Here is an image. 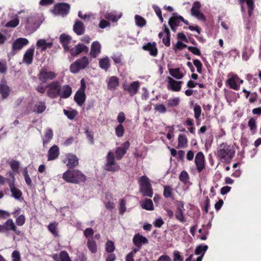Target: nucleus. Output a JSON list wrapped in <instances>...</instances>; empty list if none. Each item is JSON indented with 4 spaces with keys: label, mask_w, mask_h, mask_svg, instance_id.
Masks as SVG:
<instances>
[{
    "label": "nucleus",
    "mask_w": 261,
    "mask_h": 261,
    "mask_svg": "<svg viewBox=\"0 0 261 261\" xmlns=\"http://www.w3.org/2000/svg\"><path fill=\"white\" fill-rule=\"evenodd\" d=\"M236 153L233 146L226 143H222L218 148L217 155L222 163L229 164Z\"/></svg>",
    "instance_id": "f257e3e1"
},
{
    "label": "nucleus",
    "mask_w": 261,
    "mask_h": 261,
    "mask_svg": "<svg viewBox=\"0 0 261 261\" xmlns=\"http://www.w3.org/2000/svg\"><path fill=\"white\" fill-rule=\"evenodd\" d=\"M62 178L67 182L74 184L84 183L87 180L86 176L78 169H68L62 176Z\"/></svg>",
    "instance_id": "f03ea898"
},
{
    "label": "nucleus",
    "mask_w": 261,
    "mask_h": 261,
    "mask_svg": "<svg viewBox=\"0 0 261 261\" xmlns=\"http://www.w3.org/2000/svg\"><path fill=\"white\" fill-rule=\"evenodd\" d=\"M140 192L143 196L152 197L153 192L149 179L145 175L142 176L139 180Z\"/></svg>",
    "instance_id": "7ed1b4c3"
},
{
    "label": "nucleus",
    "mask_w": 261,
    "mask_h": 261,
    "mask_svg": "<svg viewBox=\"0 0 261 261\" xmlns=\"http://www.w3.org/2000/svg\"><path fill=\"white\" fill-rule=\"evenodd\" d=\"M48 90L46 95L51 98L55 99L59 97L61 90V84L58 81L51 82L46 85Z\"/></svg>",
    "instance_id": "20e7f679"
},
{
    "label": "nucleus",
    "mask_w": 261,
    "mask_h": 261,
    "mask_svg": "<svg viewBox=\"0 0 261 261\" xmlns=\"http://www.w3.org/2000/svg\"><path fill=\"white\" fill-rule=\"evenodd\" d=\"M90 61L86 56L76 60L70 66V71L73 73H77L80 70L84 69L89 64Z\"/></svg>",
    "instance_id": "39448f33"
},
{
    "label": "nucleus",
    "mask_w": 261,
    "mask_h": 261,
    "mask_svg": "<svg viewBox=\"0 0 261 261\" xmlns=\"http://www.w3.org/2000/svg\"><path fill=\"white\" fill-rule=\"evenodd\" d=\"M10 231H12L17 236H20L21 233L11 218L8 219L3 224H0V233H9Z\"/></svg>",
    "instance_id": "423d86ee"
},
{
    "label": "nucleus",
    "mask_w": 261,
    "mask_h": 261,
    "mask_svg": "<svg viewBox=\"0 0 261 261\" xmlns=\"http://www.w3.org/2000/svg\"><path fill=\"white\" fill-rule=\"evenodd\" d=\"M119 166L115 161L114 153L111 151H109L106 156V163L105 165L106 170L115 172L119 169Z\"/></svg>",
    "instance_id": "0eeeda50"
},
{
    "label": "nucleus",
    "mask_w": 261,
    "mask_h": 261,
    "mask_svg": "<svg viewBox=\"0 0 261 261\" xmlns=\"http://www.w3.org/2000/svg\"><path fill=\"white\" fill-rule=\"evenodd\" d=\"M7 174L12 178V180L9 181V187L10 189L12 196L16 199H19L22 197V193L20 190L15 186V175L11 171H9Z\"/></svg>",
    "instance_id": "6e6552de"
},
{
    "label": "nucleus",
    "mask_w": 261,
    "mask_h": 261,
    "mask_svg": "<svg viewBox=\"0 0 261 261\" xmlns=\"http://www.w3.org/2000/svg\"><path fill=\"white\" fill-rule=\"evenodd\" d=\"M23 23L27 30L34 31L39 27L38 17L31 14L25 18Z\"/></svg>",
    "instance_id": "1a4fd4ad"
},
{
    "label": "nucleus",
    "mask_w": 261,
    "mask_h": 261,
    "mask_svg": "<svg viewBox=\"0 0 261 261\" xmlns=\"http://www.w3.org/2000/svg\"><path fill=\"white\" fill-rule=\"evenodd\" d=\"M57 76V73L48 71L45 68H42L38 74V79L42 83H46L48 81L53 80L56 78Z\"/></svg>",
    "instance_id": "9d476101"
},
{
    "label": "nucleus",
    "mask_w": 261,
    "mask_h": 261,
    "mask_svg": "<svg viewBox=\"0 0 261 261\" xmlns=\"http://www.w3.org/2000/svg\"><path fill=\"white\" fill-rule=\"evenodd\" d=\"M140 83L138 81H134L130 84L125 82L122 84V88L124 91H127L129 94L133 96L136 95L139 89Z\"/></svg>",
    "instance_id": "9b49d317"
},
{
    "label": "nucleus",
    "mask_w": 261,
    "mask_h": 261,
    "mask_svg": "<svg viewBox=\"0 0 261 261\" xmlns=\"http://www.w3.org/2000/svg\"><path fill=\"white\" fill-rule=\"evenodd\" d=\"M70 5L65 3L56 4L54 6L55 13L60 15L62 16L67 15L70 10Z\"/></svg>",
    "instance_id": "f8f14e48"
},
{
    "label": "nucleus",
    "mask_w": 261,
    "mask_h": 261,
    "mask_svg": "<svg viewBox=\"0 0 261 261\" xmlns=\"http://www.w3.org/2000/svg\"><path fill=\"white\" fill-rule=\"evenodd\" d=\"M183 20L184 18L181 16L178 15L176 13H173L168 21V24L171 30L175 32L177 30V27L179 26V23L181 22V20Z\"/></svg>",
    "instance_id": "ddd939ff"
},
{
    "label": "nucleus",
    "mask_w": 261,
    "mask_h": 261,
    "mask_svg": "<svg viewBox=\"0 0 261 261\" xmlns=\"http://www.w3.org/2000/svg\"><path fill=\"white\" fill-rule=\"evenodd\" d=\"M196 169L198 173H201L205 168V157L202 152H198L195 158L194 161Z\"/></svg>",
    "instance_id": "4468645a"
},
{
    "label": "nucleus",
    "mask_w": 261,
    "mask_h": 261,
    "mask_svg": "<svg viewBox=\"0 0 261 261\" xmlns=\"http://www.w3.org/2000/svg\"><path fill=\"white\" fill-rule=\"evenodd\" d=\"M201 4L199 2L196 1L193 4L191 10L192 15L195 16L199 20L205 21V17L203 13L200 12Z\"/></svg>",
    "instance_id": "2eb2a0df"
},
{
    "label": "nucleus",
    "mask_w": 261,
    "mask_h": 261,
    "mask_svg": "<svg viewBox=\"0 0 261 261\" xmlns=\"http://www.w3.org/2000/svg\"><path fill=\"white\" fill-rule=\"evenodd\" d=\"M79 158L74 154L68 153L66 155V158L64 162L66 163V166L68 169H74L79 165Z\"/></svg>",
    "instance_id": "dca6fc26"
},
{
    "label": "nucleus",
    "mask_w": 261,
    "mask_h": 261,
    "mask_svg": "<svg viewBox=\"0 0 261 261\" xmlns=\"http://www.w3.org/2000/svg\"><path fill=\"white\" fill-rule=\"evenodd\" d=\"M89 51V48L82 43H78L74 47L69 48L68 52H69L73 57H76L82 52L87 53Z\"/></svg>",
    "instance_id": "f3484780"
},
{
    "label": "nucleus",
    "mask_w": 261,
    "mask_h": 261,
    "mask_svg": "<svg viewBox=\"0 0 261 261\" xmlns=\"http://www.w3.org/2000/svg\"><path fill=\"white\" fill-rule=\"evenodd\" d=\"M167 88L172 91L178 92L180 91L182 81H177L170 76H168Z\"/></svg>",
    "instance_id": "a211bd4d"
},
{
    "label": "nucleus",
    "mask_w": 261,
    "mask_h": 261,
    "mask_svg": "<svg viewBox=\"0 0 261 261\" xmlns=\"http://www.w3.org/2000/svg\"><path fill=\"white\" fill-rule=\"evenodd\" d=\"M130 146V143L127 141L122 144V147H117L115 150L116 159L120 160L126 153Z\"/></svg>",
    "instance_id": "6ab92c4d"
},
{
    "label": "nucleus",
    "mask_w": 261,
    "mask_h": 261,
    "mask_svg": "<svg viewBox=\"0 0 261 261\" xmlns=\"http://www.w3.org/2000/svg\"><path fill=\"white\" fill-rule=\"evenodd\" d=\"M142 49L145 51H149V55L153 57H155L158 55V49L155 42H148L144 44Z\"/></svg>",
    "instance_id": "aec40b11"
},
{
    "label": "nucleus",
    "mask_w": 261,
    "mask_h": 261,
    "mask_svg": "<svg viewBox=\"0 0 261 261\" xmlns=\"http://www.w3.org/2000/svg\"><path fill=\"white\" fill-rule=\"evenodd\" d=\"M133 242L136 247L141 248L142 245L148 243V240L146 237L138 233L134 236Z\"/></svg>",
    "instance_id": "412c9836"
},
{
    "label": "nucleus",
    "mask_w": 261,
    "mask_h": 261,
    "mask_svg": "<svg viewBox=\"0 0 261 261\" xmlns=\"http://www.w3.org/2000/svg\"><path fill=\"white\" fill-rule=\"evenodd\" d=\"M71 40L72 38L69 35L65 33L61 34L59 37V41L65 52H68L69 50V44L71 43Z\"/></svg>",
    "instance_id": "4be33fe9"
},
{
    "label": "nucleus",
    "mask_w": 261,
    "mask_h": 261,
    "mask_svg": "<svg viewBox=\"0 0 261 261\" xmlns=\"http://www.w3.org/2000/svg\"><path fill=\"white\" fill-rule=\"evenodd\" d=\"M29 44V40L24 38H19L16 39L12 44V49L14 52L16 50H20L23 46Z\"/></svg>",
    "instance_id": "5701e85b"
},
{
    "label": "nucleus",
    "mask_w": 261,
    "mask_h": 261,
    "mask_svg": "<svg viewBox=\"0 0 261 261\" xmlns=\"http://www.w3.org/2000/svg\"><path fill=\"white\" fill-rule=\"evenodd\" d=\"M10 88L7 85V82L3 79L0 83V94L3 99H6L10 94Z\"/></svg>",
    "instance_id": "b1692460"
},
{
    "label": "nucleus",
    "mask_w": 261,
    "mask_h": 261,
    "mask_svg": "<svg viewBox=\"0 0 261 261\" xmlns=\"http://www.w3.org/2000/svg\"><path fill=\"white\" fill-rule=\"evenodd\" d=\"M101 45L97 41L93 42L91 45L90 55L93 58H96L101 51Z\"/></svg>",
    "instance_id": "393cba45"
},
{
    "label": "nucleus",
    "mask_w": 261,
    "mask_h": 261,
    "mask_svg": "<svg viewBox=\"0 0 261 261\" xmlns=\"http://www.w3.org/2000/svg\"><path fill=\"white\" fill-rule=\"evenodd\" d=\"M119 84V79L116 76H112L107 82V88L109 90L114 91L117 89Z\"/></svg>",
    "instance_id": "a878e982"
},
{
    "label": "nucleus",
    "mask_w": 261,
    "mask_h": 261,
    "mask_svg": "<svg viewBox=\"0 0 261 261\" xmlns=\"http://www.w3.org/2000/svg\"><path fill=\"white\" fill-rule=\"evenodd\" d=\"M59 148L57 145H54L50 147L48 151L47 160L52 161L57 159L59 155Z\"/></svg>",
    "instance_id": "bb28decb"
},
{
    "label": "nucleus",
    "mask_w": 261,
    "mask_h": 261,
    "mask_svg": "<svg viewBox=\"0 0 261 261\" xmlns=\"http://www.w3.org/2000/svg\"><path fill=\"white\" fill-rule=\"evenodd\" d=\"M72 92V88L69 85L61 86V90L59 96L61 98L66 99L70 96Z\"/></svg>",
    "instance_id": "cd10ccee"
},
{
    "label": "nucleus",
    "mask_w": 261,
    "mask_h": 261,
    "mask_svg": "<svg viewBox=\"0 0 261 261\" xmlns=\"http://www.w3.org/2000/svg\"><path fill=\"white\" fill-rule=\"evenodd\" d=\"M86 98V96L84 91L77 90L75 94L74 100L79 106H82L84 103Z\"/></svg>",
    "instance_id": "c85d7f7f"
},
{
    "label": "nucleus",
    "mask_w": 261,
    "mask_h": 261,
    "mask_svg": "<svg viewBox=\"0 0 261 261\" xmlns=\"http://www.w3.org/2000/svg\"><path fill=\"white\" fill-rule=\"evenodd\" d=\"M34 47H31L27 49L23 56V62L28 65L32 64L34 57Z\"/></svg>",
    "instance_id": "c756f323"
},
{
    "label": "nucleus",
    "mask_w": 261,
    "mask_h": 261,
    "mask_svg": "<svg viewBox=\"0 0 261 261\" xmlns=\"http://www.w3.org/2000/svg\"><path fill=\"white\" fill-rule=\"evenodd\" d=\"M238 80H239V76L235 74L232 75L231 77L229 78L227 80L226 83L231 89L235 90H238L240 88V85L237 84V81Z\"/></svg>",
    "instance_id": "7c9ffc66"
},
{
    "label": "nucleus",
    "mask_w": 261,
    "mask_h": 261,
    "mask_svg": "<svg viewBox=\"0 0 261 261\" xmlns=\"http://www.w3.org/2000/svg\"><path fill=\"white\" fill-rule=\"evenodd\" d=\"M73 29L75 34L79 36L84 34L85 31L83 23L79 20L75 22Z\"/></svg>",
    "instance_id": "2f4dec72"
},
{
    "label": "nucleus",
    "mask_w": 261,
    "mask_h": 261,
    "mask_svg": "<svg viewBox=\"0 0 261 261\" xmlns=\"http://www.w3.org/2000/svg\"><path fill=\"white\" fill-rule=\"evenodd\" d=\"M163 30L164 33L166 34V37L163 38L162 42L166 46L169 47L170 45L171 34L170 30L165 23L163 25Z\"/></svg>",
    "instance_id": "473e14b6"
},
{
    "label": "nucleus",
    "mask_w": 261,
    "mask_h": 261,
    "mask_svg": "<svg viewBox=\"0 0 261 261\" xmlns=\"http://www.w3.org/2000/svg\"><path fill=\"white\" fill-rule=\"evenodd\" d=\"M9 164L11 167L12 172L15 175V174L19 173V168L20 167V162L15 160H12L9 162Z\"/></svg>",
    "instance_id": "72a5a7b5"
},
{
    "label": "nucleus",
    "mask_w": 261,
    "mask_h": 261,
    "mask_svg": "<svg viewBox=\"0 0 261 261\" xmlns=\"http://www.w3.org/2000/svg\"><path fill=\"white\" fill-rule=\"evenodd\" d=\"M53 137V132L51 129H48L45 133L44 137L43 139V144L44 147H46Z\"/></svg>",
    "instance_id": "f704fd0d"
},
{
    "label": "nucleus",
    "mask_w": 261,
    "mask_h": 261,
    "mask_svg": "<svg viewBox=\"0 0 261 261\" xmlns=\"http://www.w3.org/2000/svg\"><path fill=\"white\" fill-rule=\"evenodd\" d=\"M141 206L143 209L148 211H152L154 210L153 202L150 199L145 198L142 202Z\"/></svg>",
    "instance_id": "c9c22d12"
},
{
    "label": "nucleus",
    "mask_w": 261,
    "mask_h": 261,
    "mask_svg": "<svg viewBox=\"0 0 261 261\" xmlns=\"http://www.w3.org/2000/svg\"><path fill=\"white\" fill-rule=\"evenodd\" d=\"M170 74L176 79H181L184 76L183 73L180 71L179 68L169 69Z\"/></svg>",
    "instance_id": "e433bc0d"
},
{
    "label": "nucleus",
    "mask_w": 261,
    "mask_h": 261,
    "mask_svg": "<svg viewBox=\"0 0 261 261\" xmlns=\"http://www.w3.org/2000/svg\"><path fill=\"white\" fill-rule=\"evenodd\" d=\"M58 223L56 222L50 223L47 226L48 230L53 234V235L57 237L59 236L58 231L57 230Z\"/></svg>",
    "instance_id": "4c0bfd02"
},
{
    "label": "nucleus",
    "mask_w": 261,
    "mask_h": 261,
    "mask_svg": "<svg viewBox=\"0 0 261 261\" xmlns=\"http://www.w3.org/2000/svg\"><path fill=\"white\" fill-rule=\"evenodd\" d=\"M46 108L45 102L40 101L35 105L34 112H36L37 114H41L45 110Z\"/></svg>",
    "instance_id": "58836bf2"
},
{
    "label": "nucleus",
    "mask_w": 261,
    "mask_h": 261,
    "mask_svg": "<svg viewBox=\"0 0 261 261\" xmlns=\"http://www.w3.org/2000/svg\"><path fill=\"white\" fill-rule=\"evenodd\" d=\"M87 247L92 253H96L97 252V245L95 241L93 240V238L88 239Z\"/></svg>",
    "instance_id": "ea45409f"
},
{
    "label": "nucleus",
    "mask_w": 261,
    "mask_h": 261,
    "mask_svg": "<svg viewBox=\"0 0 261 261\" xmlns=\"http://www.w3.org/2000/svg\"><path fill=\"white\" fill-rule=\"evenodd\" d=\"M99 66L101 69L107 71L110 67L109 59L108 57L101 59L99 62Z\"/></svg>",
    "instance_id": "a19ab883"
},
{
    "label": "nucleus",
    "mask_w": 261,
    "mask_h": 261,
    "mask_svg": "<svg viewBox=\"0 0 261 261\" xmlns=\"http://www.w3.org/2000/svg\"><path fill=\"white\" fill-rule=\"evenodd\" d=\"M184 124L189 126V127H188V130L192 134H195V128L194 127V121L193 119L188 118Z\"/></svg>",
    "instance_id": "79ce46f5"
},
{
    "label": "nucleus",
    "mask_w": 261,
    "mask_h": 261,
    "mask_svg": "<svg viewBox=\"0 0 261 261\" xmlns=\"http://www.w3.org/2000/svg\"><path fill=\"white\" fill-rule=\"evenodd\" d=\"M246 2L248 7V15L250 17L252 15L253 10L254 8V3L253 0H240V3H243Z\"/></svg>",
    "instance_id": "37998d69"
},
{
    "label": "nucleus",
    "mask_w": 261,
    "mask_h": 261,
    "mask_svg": "<svg viewBox=\"0 0 261 261\" xmlns=\"http://www.w3.org/2000/svg\"><path fill=\"white\" fill-rule=\"evenodd\" d=\"M208 249V246L206 245H199L198 246L195 250V253L196 255H201L204 256L205 252Z\"/></svg>",
    "instance_id": "c03bdc74"
},
{
    "label": "nucleus",
    "mask_w": 261,
    "mask_h": 261,
    "mask_svg": "<svg viewBox=\"0 0 261 261\" xmlns=\"http://www.w3.org/2000/svg\"><path fill=\"white\" fill-rule=\"evenodd\" d=\"M163 195L166 198H171L173 196V189L169 186H164Z\"/></svg>",
    "instance_id": "a18cd8bd"
},
{
    "label": "nucleus",
    "mask_w": 261,
    "mask_h": 261,
    "mask_svg": "<svg viewBox=\"0 0 261 261\" xmlns=\"http://www.w3.org/2000/svg\"><path fill=\"white\" fill-rule=\"evenodd\" d=\"M135 19L136 23L138 27H143L146 25V21L143 17L139 15H136Z\"/></svg>",
    "instance_id": "49530a36"
},
{
    "label": "nucleus",
    "mask_w": 261,
    "mask_h": 261,
    "mask_svg": "<svg viewBox=\"0 0 261 261\" xmlns=\"http://www.w3.org/2000/svg\"><path fill=\"white\" fill-rule=\"evenodd\" d=\"M188 139L187 137L184 135L180 134L178 137V147H182L187 144Z\"/></svg>",
    "instance_id": "de8ad7c7"
},
{
    "label": "nucleus",
    "mask_w": 261,
    "mask_h": 261,
    "mask_svg": "<svg viewBox=\"0 0 261 261\" xmlns=\"http://www.w3.org/2000/svg\"><path fill=\"white\" fill-rule=\"evenodd\" d=\"M180 102V99L179 97H175L173 98H170L167 100L168 107H175L177 106Z\"/></svg>",
    "instance_id": "09e8293b"
},
{
    "label": "nucleus",
    "mask_w": 261,
    "mask_h": 261,
    "mask_svg": "<svg viewBox=\"0 0 261 261\" xmlns=\"http://www.w3.org/2000/svg\"><path fill=\"white\" fill-rule=\"evenodd\" d=\"M193 110L194 113V117L196 119V122H198V120L200 118L202 111L201 107L197 103H196L194 106Z\"/></svg>",
    "instance_id": "8fccbe9b"
},
{
    "label": "nucleus",
    "mask_w": 261,
    "mask_h": 261,
    "mask_svg": "<svg viewBox=\"0 0 261 261\" xmlns=\"http://www.w3.org/2000/svg\"><path fill=\"white\" fill-rule=\"evenodd\" d=\"M179 179L184 184H187L189 181V176L187 172L182 171L179 174Z\"/></svg>",
    "instance_id": "3c124183"
},
{
    "label": "nucleus",
    "mask_w": 261,
    "mask_h": 261,
    "mask_svg": "<svg viewBox=\"0 0 261 261\" xmlns=\"http://www.w3.org/2000/svg\"><path fill=\"white\" fill-rule=\"evenodd\" d=\"M175 218L180 222H184V221H185V218L184 215L183 211L181 208L179 207H177V209L175 212Z\"/></svg>",
    "instance_id": "603ef678"
},
{
    "label": "nucleus",
    "mask_w": 261,
    "mask_h": 261,
    "mask_svg": "<svg viewBox=\"0 0 261 261\" xmlns=\"http://www.w3.org/2000/svg\"><path fill=\"white\" fill-rule=\"evenodd\" d=\"M64 114L70 120H73L76 116L77 112L76 110H73L68 111L65 109L63 110Z\"/></svg>",
    "instance_id": "864d4df0"
},
{
    "label": "nucleus",
    "mask_w": 261,
    "mask_h": 261,
    "mask_svg": "<svg viewBox=\"0 0 261 261\" xmlns=\"http://www.w3.org/2000/svg\"><path fill=\"white\" fill-rule=\"evenodd\" d=\"M126 210V208L125 200L124 199H120L119 206V214L121 215H123L125 212Z\"/></svg>",
    "instance_id": "5fc2aeb1"
},
{
    "label": "nucleus",
    "mask_w": 261,
    "mask_h": 261,
    "mask_svg": "<svg viewBox=\"0 0 261 261\" xmlns=\"http://www.w3.org/2000/svg\"><path fill=\"white\" fill-rule=\"evenodd\" d=\"M189 46L184 44L180 41H178L177 43L174 46L173 49L174 51L176 52L177 50H181L185 48H187Z\"/></svg>",
    "instance_id": "6e6d98bb"
},
{
    "label": "nucleus",
    "mask_w": 261,
    "mask_h": 261,
    "mask_svg": "<svg viewBox=\"0 0 261 261\" xmlns=\"http://www.w3.org/2000/svg\"><path fill=\"white\" fill-rule=\"evenodd\" d=\"M59 261H71L69 255L66 251H62L59 254Z\"/></svg>",
    "instance_id": "4d7b16f0"
},
{
    "label": "nucleus",
    "mask_w": 261,
    "mask_h": 261,
    "mask_svg": "<svg viewBox=\"0 0 261 261\" xmlns=\"http://www.w3.org/2000/svg\"><path fill=\"white\" fill-rule=\"evenodd\" d=\"M248 125L253 134H254L256 129V119L254 117L251 118L248 121Z\"/></svg>",
    "instance_id": "13d9d810"
},
{
    "label": "nucleus",
    "mask_w": 261,
    "mask_h": 261,
    "mask_svg": "<svg viewBox=\"0 0 261 261\" xmlns=\"http://www.w3.org/2000/svg\"><path fill=\"white\" fill-rule=\"evenodd\" d=\"M23 174L27 185L29 188H32L33 185L32 181L26 169L24 170Z\"/></svg>",
    "instance_id": "bf43d9fd"
},
{
    "label": "nucleus",
    "mask_w": 261,
    "mask_h": 261,
    "mask_svg": "<svg viewBox=\"0 0 261 261\" xmlns=\"http://www.w3.org/2000/svg\"><path fill=\"white\" fill-rule=\"evenodd\" d=\"M124 133V127L122 124H119L116 128H115V133L116 135L118 137H121L123 136Z\"/></svg>",
    "instance_id": "052dcab7"
},
{
    "label": "nucleus",
    "mask_w": 261,
    "mask_h": 261,
    "mask_svg": "<svg viewBox=\"0 0 261 261\" xmlns=\"http://www.w3.org/2000/svg\"><path fill=\"white\" fill-rule=\"evenodd\" d=\"M19 22V19L17 18H15L7 22L5 24V27L7 28H15L18 25Z\"/></svg>",
    "instance_id": "680f3d73"
},
{
    "label": "nucleus",
    "mask_w": 261,
    "mask_h": 261,
    "mask_svg": "<svg viewBox=\"0 0 261 261\" xmlns=\"http://www.w3.org/2000/svg\"><path fill=\"white\" fill-rule=\"evenodd\" d=\"M36 46L38 48H40L41 51H45L46 49V42L45 39H39L37 43Z\"/></svg>",
    "instance_id": "e2e57ef3"
},
{
    "label": "nucleus",
    "mask_w": 261,
    "mask_h": 261,
    "mask_svg": "<svg viewBox=\"0 0 261 261\" xmlns=\"http://www.w3.org/2000/svg\"><path fill=\"white\" fill-rule=\"evenodd\" d=\"M115 245L111 241H108L106 245V250L107 252L112 253L115 250Z\"/></svg>",
    "instance_id": "0e129e2a"
},
{
    "label": "nucleus",
    "mask_w": 261,
    "mask_h": 261,
    "mask_svg": "<svg viewBox=\"0 0 261 261\" xmlns=\"http://www.w3.org/2000/svg\"><path fill=\"white\" fill-rule=\"evenodd\" d=\"M154 110L160 113H165L167 112V109L163 104H156L154 106Z\"/></svg>",
    "instance_id": "69168bd1"
},
{
    "label": "nucleus",
    "mask_w": 261,
    "mask_h": 261,
    "mask_svg": "<svg viewBox=\"0 0 261 261\" xmlns=\"http://www.w3.org/2000/svg\"><path fill=\"white\" fill-rule=\"evenodd\" d=\"M193 64L197 68V71L199 73H202V64L200 60L198 59H195L193 60Z\"/></svg>",
    "instance_id": "338daca9"
},
{
    "label": "nucleus",
    "mask_w": 261,
    "mask_h": 261,
    "mask_svg": "<svg viewBox=\"0 0 261 261\" xmlns=\"http://www.w3.org/2000/svg\"><path fill=\"white\" fill-rule=\"evenodd\" d=\"M25 222V218L23 215H21L19 216L16 219V224L18 226H22Z\"/></svg>",
    "instance_id": "774afa93"
}]
</instances>
